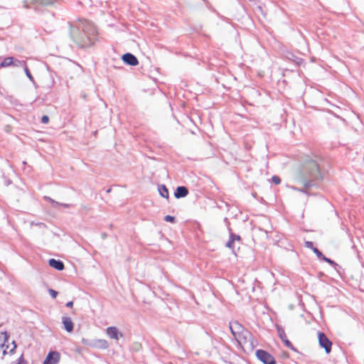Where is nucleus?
I'll return each instance as SVG.
<instances>
[{
	"label": "nucleus",
	"mask_w": 364,
	"mask_h": 364,
	"mask_svg": "<svg viewBox=\"0 0 364 364\" xmlns=\"http://www.w3.org/2000/svg\"><path fill=\"white\" fill-rule=\"evenodd\" d=\"M312 250L317 255L318 257H319V258L323 257V254L317 248L314 247V248H313Z\"/></svg>",
	"instance_id": "obj_21"
},
{
	"label": "nucleus",
	"mask_w": 364,
	"mask_h": 364,
	"mask_svg": "<svg viewBox=\"0 0 364 364\" xmlns=\"http://www.w3.org/2000/svg\"><path fill=\"white\" fill-rule=\"evenodd\" d=\"M23 65H24V68H24V71H25L26 75H27V77H28L31 81H33V76H32L31 73H30V71H29V70H28V67H27V65H26V63H25V62H23Z\"/></svg>",
	"instance_id": "obj_19"
},
{
	"label": "nucleus",
	"mask_w": 364,
	"mask_h": 364,
	"mask_svg": "<svg viewBox=\"0 0 364 364\" xmlns=\"http://www.w3.org/2000/svg\"><path fill=\"white\" fill-rule=\"evenodd\" d=\"M49 293L53 298H55L58 294V292L53 289H49Z\"/></svg>",
	"instance_id": "obj_26"
},
{
	"label": "nucleus",
	"mask_w": 364,
	"mask_h": 364,
	"mask_svg": "<svg viewBox=\"0 0 364 364\" xmlns=\"http://www.w3.org/2000/svg\"><path fill=\"white\" fill-rule=\"evenodd\" d=\"M122 60L127 65L136 66L139 64L138 59L132 53H127L122 55Z\"/></svg>",
	"instance_id": "obj_10"
},
{
	"label": "nucleus",
	"mask_w": 364,
	"mask_h": 364,
	"mask_svg": "<svg viewBox=\"0 0 364 364\" xmlns=\"http://www.w3.org/2000/svg\"><path fill=\"white\" fill-rule=\"evenodd\" d=\"M272 181L274 184L278 185V184H279L281 183V178L279 176H274L272 178Z\"/></svg>",
	"instance_id": "obj_20"
},
{
	"label": "nucleus",
	"mask_w": 364,
	"mask_h": 364,
	"mask_svg": "<svg viewBox=\"0 0 364 364\" xmlns=\"http://www.w3.org/2000/svg\"><path fill=\"white\" fill-rule=\"evenodd\" d=\"M319 345L325 349L326 353H329L331 350L332 343L329 341L325 333L319 332L318 333Z\"/></svg>",
	"instance_id": "obj_6"
},
{
	"label": "nucleus",
	"mask_w": 364,
	"mask_h": 364,
	"mask_svg": "<svg viewBox=\"0 0 364 364\" xmlns=\"http://www.w3.org/2000/svg\"><path fill=\"white\" fill-rule=\"evenodd\" d=\"M235 240H240V237L231 235L230 237V240L226 243V246L228 248L233 249V243H234Z\"/></svg>",
	"instance_id": "obj_16"
},
{
	"label": "nucleus",
	"mask_w": 364,
	"mask_h": 364,
	"mask_svg": "<svg viewBox=\"0 0 364 364\" xmlns=\"http://www.w3.org/2000/svg\"><path fill=\"white\" fill-rule=\"evenodd\" d=\"M235 339L245 352L252 351L257 345L252 335L247 330L236 337Z\"/></svg>",
	"instance_id": "obj_3"
},
{
	"label": "nucleus",
	"mask_w": 364,
	"mask_h": 364,
	"mask_svg": "<svg viewBox=\"0 0 364 364\" xmlns=\"http://www.w3.org/2000/svg\"><path fill=\"white\" fill-rule=\"evenodd\" d=\"M70 33L73 41L81 47H88L94 43L96 31L93 24L87 20H78L71 27Z\"/></svg>",
	"instance_id": "obj_1"
},
{
	"label": "nucleus",
	"mask_w": 364,
	"mask_h": 364,
	"mask_svg": "<svg viewBox=\"0 0 364 364\" xmlns=\"http://www.w3.org/2000/svg\"><path fill=\"white\" fill-rule=\"evenodd\" d=\"M16 364H26L22 355L18 358Z\"/></svg>",
	"instance_id": "obj_23"
},
{
	"label": "nucleus",
	"mask_w": 364,
	"mask_h": 364,
	"mask_svg": "<svg viewBox=\"0 0 364 364\" xmlns=\"http://www.w3.org/2000/svg\"><path fill=\"white\" fill-rule=\"evenodd\" d=\"M159 191L160 195L162 197L166 198H168V191L165 186H164V185L161 186L159 188Z\"/></svg>",
	"instance_id": "obj_17"
},
{
	"label": "nucleus",
	"mask_w": 364,
	"mask_h": 364,
	"mask_svg": "<svg viewBox=\"0 0 364 364\" xmlns=\"http://www.w3.org/2000/svg\"><path fill=\"white\" fill-rule=\"evenodd\" d=\"M322 259H324L325 261L329 262V263L332 262L331 259H329L328 258H326L324 256H323Z\"/></svg>",
	"instance_id": "obj_28"
},
{
	"label": "nucleus",
	"mask_w": 364,
	"mask_h": 364,
	"mask_svg": "<svg viewBox=\"0 0 364 364\" xmlns=\"http://www.w3.org/2000/svg\"><path fill=\"white\" fill-rule=\"evenodd\" d=\"M188 194V191L185 186H178L174 193V196L176 198L186 197Z\"/></svg>",
	"instance_id": "obj_14"
},
{
	"label": "nucleus",
	"mask_w": 364,
	"mask_h": 364,
	"mask_svg": "<svg viewBox=\"0 0 364 364\" xmlns=\"http://www.w3.org/2000/svg\"><path fill=\"white\" fill-rule=\"evenodd\" d=\"M255 354L257 358L264 364H276L274 358L264 350H257Z\"/></svg>",
	"instance_id": "obj_5"
},
{
	"label": "nucleus",
	"mask_w": 364,
	"mask_h": 364,
	"mask_svg": "<svg viewBox=\"0 0 364 364\" xmlns=\"http://www.w3.org/2000/svg\"><path fill=\"white\" fill-rule=\"evenodd\" d=\"M35 3L43 5L48 6L53 4L56 0H33Z\"/></svg>",
	"instance_id": "obj_18"
},
{
	"label": "nucleus",
	"mask_w": 364,
	"mask_h": 364,
	"mask_svg": "<svg viewBox=\"0 0 364 364\" xmlns=\"http://www.w3.org/2000/svg\"><path fill=\"white\" fill-rule=\"evenodd\" d=\"M305 246H306V247L310 248V249H312V250H313V248H314V244H313V242H311V241H306V242H305Z\"/></svg>",
	"instance_id": "obj_25"
},
{
	"label": "nucleus",
	"mask_w": 364,
	"mask_h": 364,
	"mask_svg": "<svg viewBox=\"0 0 364 364\" xmlns=\"http://www.w3.org/2000/svg\"><path fill=\"white\" fill-rule=\"evenodd\" d=\"M297 178L305 186H310L311 182L320 179L321 173L318 163L311 159H304L297 171Z\"/></svg>",
	"instance_id": "obj_2"
},
{
	"label": "nucleus",
	"mask_w": 364,
	"mask_h": 364,
	"mask_svg": "<svg viewBox=\"0 0 364 364\" xmlns=\"http://www.w3.org/2000/svg\"><path fill=\"white\" fill-rule=\"evenodd\" d=\"M73 301H70L67 302V304H66V306H67V307L71 308V307H73Z\"/></svg>",
	"instance_id": "obj_27"
},
{
	"label": "nucleus",
	"mask_w": 364,
	"mask_h": 364,
	"mask_svg": "<svg viewBox=\"0 0 364 364\" xmlns=\"http://www.w3.org/2000/svg\"><path fill=\"white\" fill-rule=\"evenodd\" d=\"M107 333L110 338L119 340V336H122V334L120 333L118 329L116 327L111 326L107 328Z\"/></svg>",
	"instance_id": "obj_12"
},
{
	"label": "nucleus",
	"mask_w": 364,
	"mask_h": 364,
	"mask_svg": "<svg viewBox=\"0 0 364 364\" xmlns=\"http://www.w3.org/2000/svg\"><path fill=\"white\" fill-rule=\"evenodd\" d=\"M4 340L3 343H0V347L4 357L10 356L16 350V345L14 341H10L6 333H1L0 340Z\"/></svg>",
	"instance_id": "obj_4"
},
{
	"label": "nucleus",
	"mask_w": 364,
	"mask_h": 364,
	"mask_svg": "<svg viewBox=\"0 0 364 364\" xmlns=\"http://www.w3.org/2000/svg\"><path fill=\"white\" fill-rule=\"evenodd\" d=\"M230 329L235 338L246 331L243 326L236 321L230 323Z\"/></svg>",
	"instance_id": "obj_8"
},
{
	"label": "nucleus",
	"mask_w": 364,
	"mask_h": 364,
	"mask_svg": "<svg viewBox=\"0 0 364 364\" xmlns=\"http://www.w3.org/2000/svg\"><path fill=\"white\" fill-rule=\"evenodd\" d=\"M60 360V354L56 351L50 352L44 362L43 364H57Z\"/></svg>",
	"instance_id": "obj_9"
},
{
	"label": "nucleus",
	"mask_w": 364,
	"mask_h": 364,
	"mask_svg": "<svg viewBox=\"0 0 364 364\" xmlns=\"http://www.w3.org/2000/svg\"><path fill=\"white\" fill-rule=\"evenodd\" d=\"M41 122L43 124H48L49 122V118L48 116L44 115L41 118Z\"/></svg>",
	"instance_id": "obj_24"
},
{
	"label": "nucleus",
	"mask_w": 364,
	"mask_h": 364,
	"mask_svg": "<svg viewBox=\"0 0 364 364\" xmlns=\"http://www.w3.org/2000/svg\"><path fill=\"white\" fill-rule=\"evenodd\" d=\"M62 323L65 331L68 333H71L74 328V323L70 317L63 316Z\"/></svg>",
	"instance_id": "obj_11"
},
{
	"label": "nucleus",
	"mask_w": 364,
	"mask_h": 364,
	"mask_svg": "<svg viewBox=\"0 0 364 364\" xmlns=\"http://www.w3.org/2000/svg\"><path fill=\"white\" fill-rule=\"evenodd\" d=\"M14 65V59L12 57H8L4 59V60L0 64V68L9 67Z\"/></svg>",
	"instance_id": "obj_15"
},
{
	"label": "nucleus",
	"mask_w": 364,
	"mask_h": 364,
	"mask_svg": "<svg viewBox=\"0 0 364 364\" xmlns=\"http://www.w3.org/2000/svg\"><path fill=\"white\" fill-rule=\"evenodd\" d=\"M165 220L166 222H170V223H173L174 220H175V218L173 216H171V215H166L165 216Z\"/></svg>",
	"instance_id": "obj_22"
},
{
	"label": "nucleus",
	"mask_w": 364,
	"mask_h": 364,
	"mask_svg": "<svg viewBox=\"0 0 364 364\" xmlns=\"http://www.w3.org/2000/svg\"><path fill=\"white\" fill-rule=\"evenodd\" d=\"M48 264L51 267L58 270H63L65 267L63 262L60 260H56L55 259H49Z\"/></svg>",
	"instance_id": "obj_13"
},
{
	"label": "nucleus",
	"mask_w": 364,
	"mask_h": 364,
	"mask_svg": "<svg viewBox=\"0 0 364 364\" xmlns=\"http://www.w3.org/2000/svg\"><path fill=\"white\" fill-rule=\"evenodd\" d=\"M277 330L278 336L280 338V339L282 341V342L284 343V346L287 348H288L292 350H295V348L294 347L292 343L287 338V334H286L284 328H282L281 326H277Z\"/></svg>",
	"instance_id": "obj_7"
}]
</instances>
